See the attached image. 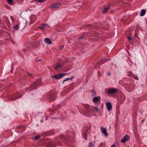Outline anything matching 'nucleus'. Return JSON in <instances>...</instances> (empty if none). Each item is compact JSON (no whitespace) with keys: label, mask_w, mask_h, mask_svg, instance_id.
<instances>
[{"label":"nucleus","mask_w":147,"mask_h":147,"mask_svg":"<svg viewBox=\"0 0 147 147\" xmlns=\"http://www.w3.org/2000/svg\"><path fill=\"white\" fill-rule=\"evenodd\" d=\"M61 5V4L60 3H55L52 4L50 6V7L52 8L53 9H57Z\"/></svg>","instance_id":"f257e3e1"},{"label":"nucleus","mask_w":147,"mask_h":147,"mask_svg":"<svg viewBox=\"0 0 147 147\" xmlns=\"http://www.w3.org/2000/svg\"><path fill=\"white\" fill-rule=\"evenodd\" d=\"M117 91L118 90L117 89L113 88L109 89L108 91L107 92L108 94H112L117 93Z\"/></svg>","instance_id":"f03ea898"},{"label":"nucleus","mask_w":147,"mask_h":147,"mask_svg":"<svg viewBox=\"0 0 147 147\" xmlns=\"http://www.w3.org/2000/svg\"><path fill=\"white\" fill-rule=\"evenodd\" d=\"M67 74H58L55 75L53 76H52V78H54L56 79H59L63 77L65 75Z\"/></svg>","instance_id":"7ed1b4c3"},{"label":"nucleus","mask_w":147,"mask_h":147,"mask_svg":"<svg viewBox=\"0 0 147 147\" xmlns=\"http://www.w3.org/2000/svg\"><path fill=\"white\" fill-rule=\"evenodd\" d=\"M50 26L46 24H42L40 27H38V28L41 30H42L45 28L46 30H47Z\"/></svg>","instance_id":"20e7f679"},{"label":"nucleus","mask_w":147,"mask_h":147,"mask_svg":"<svg viewBox=\"0 0 147 147\" xmlns=\"http://www.w3.org/2000/svg\"><path fill=\"white\" fill-rule=\"evenodd\" d=\"M100 129L102 134L105 136L107 137L108 136V134L107 133L106 130L104 127H101Z\"/></svg>","instance_id":"39448f33"},{"label":"nucleus","mask_w":147,"mask_h":147,"mask_svg":"<svg viewBox=\"0 0 147 147\" xmlns=\"http://www.w3.org/2000/svg\"><path fill=\"white\" fill-rule=\"evenodd\" d=\"M129 139L130 137L128 135H125L124 137V138L121 140V142L124 143L126 141L129 140Z\"/></svg>","instance_id":"423d86ee"},{"label":"nucleus","mask_w":147,"mask_h":147,"mask_svg":"<svg viewBox=\"0 0 147 147\" xmlns=\"http://www.w3.org/2000/svg\"><path fill=\"white\" fill-rule=\"evenodd\" d=\"M40 80L38 81V82H36L34 83L32 86L31 88H33L35 89L37 88V86L38 85L40 84Z\"/></svg>","instance_id":"0eeeda50"},{"label":"nucleus","mask_w":147,"mask_h":147,"mask_svg":"<svg viewBox=\"0 0 147 147\" xmlns=\"http://www.w3.org/2000/svg\"><path fill=\"white\" fill-rule=\"evenodd\" d=\"M106 106L108 110L110 111L112 108V106L111 103L110 102L107 103Z\"/></svg>","instance_id":"6e6552de"},{"label":"nucleus","mask_w":147,"mask_h":147,"mask_svg":"<svg viewBox=\"0 0 147 147\" xmlns=\"http://www.w3.org/2000/svg\"><path fill=\"white\" fill-rule=\"evenodd\" d=\"M46 43L49 44H51V42L50 39L48 38H45L44 39Z\"/></svg>","instance_id":"1a4fd4ad"},{"label":"nucleus","mask_w":147,"mask_h":147,"mask_svg":"<svg viewBox=\"0 0 147 147\" xmlns=\"http://www.w3.org/2000/svg\"><path fill=\"white\" fill-rule=\"evenodd\" d=\"M146 12V11L145 9H142L140 12V16H143L145 15V13Z\"/></svg>","instance_id":"9d476101"},{"label":"nucleus","mask_w":147,"mask_h":147,"mask_svg":"<svg viewBox=\"0 0 147 147\" xmlns=\"http://www.w3.org/2000/svg\"><path fill=\"white\" fill-rule=\"evenodd\" d=\"M99 98H98V97H97V96L94 97V98H93V99H92L93 101V102H97L98 101H99Z\"/></svg>","instance_id":"9b49d317"},{"label":"nucleus","mask_w":147,"mask_h":147,"mask_svg":"<svg viewBox=\"0 0 147 147\" xmlns=\"http://www.w3.org/2000/svg\"><path fill=\"white\" fill-rule=\"evenodd\" d=\"M82 135L85 138V139L86 140L87 138H86L87 137V134L86 132H82Z\"/></svg>","instance_id":"f8f14e48"},{"label":"nucleus","mask_w":147,"mask_h":147,"mask_svg":"<svg viewBox=\"0 0 147 147\" xmlns=\"http://www.w3.org/2000/svg\"><path fill=\"white\" fill-rule=\"evenodd\" d=\"M108 9L107 7L104 8L102 11V13H106Z\"/></svg>","instance_id":"ddd939ff"},{"label":"nucleus","mask_w":147,"mask_h":147,"mask_svg":"<svg viewBox=\"0 0 147 147\" xmlns=\"http://www.w3.org/2000/svg\"><path fill=\"white\" fill-rule=\"evenodd\" d=\"M13 29L15 30H17L19 29V27L18 24L15 25L13 27Z\"/></svg>","instance_id":"4468645a"},{"label":"nucleus","mask_w":147,"mask_h":147,"mask_svg":"<svg viewBox=\"0 0 147 147\" xmlns=\"http://www.w3.org/2000/svg\"><path fill=\"white\" fill-rule=\"evenodd\" d=\"M61 66V64L58 63L54 67L55 69H57L60 68Z\"/></svg>","instance_id":"2eb2a0df"},{"label":"nucleus","mask_w":147,"mask_h":147,"mask_svg":"<svg viewBox=\"0 0 147 147\" xmlns=\"http://www.w3.org/2000/svg\"><path fill=\"white\" fill-rule=\"evenodd\" d=\"M40 136L39 135L38 136H36L33 137V139H34L36 140H38L40 138Z\"/></svg>","instance_id":"dca6fc26"},{"label":"nucleus","mask_w":147,"mask_h":147,"mask_svg":"<svg viewBox=\"0 0 147 147\" xmlns=\"http://www.w3.org/2000/svg\"><path fill=\"white\" fill-rule=\"evenodd\" d=\"M7 3L10 5H11L13 4V0H8L7 1Z\"/></svg>","instance_id":"f3484780"},{"label":"nucleus","mask_w":147,"mask_h":147,"mask_svg":"<svg viewBox=\"0 0 147 147\" xmlns=\"http://www.w3.org/2000/svg\"><path fill=\"white\" fill-rule=\"evenodd\" d=\"M36 2H38L40 3H43L45 1V0H36Z\"/></svg>","instance_id":"a211bd4d"},{"label":"nucleus","mask_w":147,"mask_h":147,"mask_svg":"<svg viewBox=\"0 0 147 147\" xmlns=\"http://www.w3.org/2000/svg\"><path fill=\"white\" fill-rule=\"evenodd\" d=\"M73 78H74V77H72L71 78H66L65 80H64L63 81L62 83H63L66 80H71Z\"/></svg>","instance_id":"6ab92c4d"},{"label":"nucleus","mask_w":147,"mask_h":147,"mask_svg":"<svg viewBox=\"0 0 147 147\" xmlns=\"http://www.w3.org/2000/svg\"><path fill=\"white\" fill-rule=\"evenodd\" d=\"M94 146V145L93 143H90L89 144L88 147H93Z\"/></svg>","instance_id":"aec40b11"},{"label":"nucleus","mask_w":147,"mask_h":147,"mask_svg":"<svg viewBox=\"0 0 147 147\" xmlns=\"http://www.w3.org/2000/svg\"><path fill=\"white\" fill-rule=\"evenodd\" d=\"M19 94V93H17V94H16V96H17L18 94ZM20 97V96H16V98H13L12 99L13 100H16V99H17V98H19Z\"/></svg>","instance_id":"412c9836"},{"label":"nucleus","mask_w":147,"mask_h":147,"mask_svg":"<svg viewBox=\"0 0 147 147\" xmlns=\"http://www.w3.org/2000/svg\"><path fill=\"white\" fill-rule=\"evenodd\" d=\"M89 107V106L88 105H86L84 106V107L85 109L88 110V108Z\"/></svg>","instance_id":"4be33fe9"},{"label":"nucleus","mask_w":147,"mask_h":147,"mask_svg":"<svg viewBox=\"0 0 147 147\" xmlns=\"http://www.w3.org/2000/svg\"><path fill=\"white\" fill-rule=\"evenodd\" d=\"M94 109L95 110L96 112H98L99 111V109L97 107H94Z\"/></svg>","instance_id":"5701e85b"},{"label":"nucleus","mask_w":147,"mask_h":147,"mask_svg":"<svg viewBox=\"0 0 147 147\" xmlns=\"http://www.w3.org/2000/svg\"><path fill=\"white\" fill-rule=\"evenodd\" d=\"M64 47V45H63L60 46L59 49L60 50H62V49H63V48Z\"/></svg>","instance_id":"b1692460"},{"label":"nucleus","mask_w":147,"mask_h":147,"mask_svg":"<svg viewBox=\"0 0 147 147\" xmlns=\"http://www.w3.org/2000/svg\"><path fill=\"white\" fill-rule=\"evenodd\" d=\"M127 38L129 40H131V38L129 36H128Z\"/></svg>","instance_id":"393cba45"},{"label":"nucleus","mask_w":147,"mask_h":147,"mask_svg":"<svg viewBox=\"0 0 147 147\" xmlns=\"http://www.w3.org/2000/svg\"><path fill=\"white\" fill-rule=\"evenodd\" d=\"M111 147H116L115 145L113 144L112 146H111Z\"/></svg>","instance_id":"a878e982"},{"label":"nucleus","mask_w":147,"mask_h":147,"mask_svg":"<svg viewBox=\"0 0 147 147\" xmlns=\"http://www.w3.org/2000/svg\"><path fill=\"white\" fill-rule=\"evenodd\" d=\"M134 78H135V79H136L137 80H138L139 79V78H138L137 77H135Z\"/></svg>","instance_id":"bb28decb"},{"label":"nucleus","mask_w":147,"mask_h":147,"mask_svg":"<svg viewBox=\"0 0 147 147\" xmlns=\"http://www.w3.org/2000/svg\"><path fill=\"white\" fill-rule=\"evenodd\" d=\"M107 74L109 76H110L111 74V73H110V72H109L107 73Z\"/></svg>","instance_id":"cd10ccee"},{"label":"nucleus","mask_w":147,"mask_h":147,"mask_svg":"<svg viewBox=\"0 0 147 147\" xmlns=\"http://www.w3.org/2000/svg\"><path fill=\"white\" fill-rule=\"evenodd\" d=\"M129 75L130 76H131V74H132V73L131 72H129Z\"/></svg>","instance_id":"c85d7f7f"},{"label":"nucleus","mask_w":147,"mask_h":147,"mask_svg":"<svg viewBox=\"0 0 147 147\" xmlns=\"http://www.w3.org/2000/svg\"><path fill=\"white\" fill-rule=\"evenodd\" d=\"M28 75L30 76H32V74H30L28 73Z\"/></svg>","instance_id":"c756f323"},{"label":"nucleus","mask_w":147,"mask_h":147,"mask_svg":"<svg viewBox=\"0 0 147 147\" xmlns=\"http://www.w3.org/2000/svg\"><path fill=\"white\" fill-rule=\"evenodd\" d=\"M80 38L83 39L82 37V36Z\"/></svg>","instance_id":"7c9ffc66"},{"label":"nucleus","mask_w":147,"mask_h":147,"mask_svg":"<svg viewBox=\"0 0 147 147\" xmlns=\"http://www.w3.org/2000/svg\"><path fill=\"white\" fill-rule=\"evenodd\" d=\"M12 20L14 22V20Z\"/></svg>","instance_id":"2f4dec72"},{"label":"nucleus","mask_w":147,"mask_h":147,"mask_svg":"<svg viewBox=\"0 0 147 147\" xmlns=\"http://www.w3.org/2000/svg\"><path fill=\"white\" fill-rule=\"evenodd\" d=\"M13 18V17H11V18Z\"/></svg>","instance_id":"473e14b6"}]
</instances>
